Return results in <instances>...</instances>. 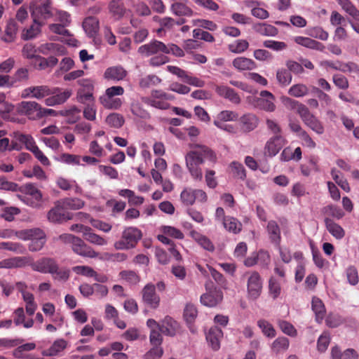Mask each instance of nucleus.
<instances>
[{
	"mask_svg": "<svg viewBox=\"0 0 359 359\" xmlns=\"http://www.w3.org/2000/svg\"><path fill=\"white\" fill-rule=\"evenodd\" d=\"M32 270L42 273H50L54 278L66 280L69 276L67 269H60L57 262L50 257H41L36 261L32 260Z\"/></svg>",
	"mask_w": 359,
	"mask_h": 359,
	"instance_id": "nucleus-3",
	"label": "nucleus"
},
{
	"mask_svg": "<svg viewBox=\"0 0 359 359\" xmlns=\"http://www.w3.org/2000/svg\"><path fill=\"white\" fill-rule=\"evenodd\" d=\"M13 266L15 268H23L27 266H31L32 269V260L33 259L29 256L25 257H13Z\"/></svg>",
	"mask_w": 359,
	"mask_h": 359,
	"instance_id": "nucleus-59",
	"label": "nucleus"
},
{
	"mask_svg": "<svg viewBox=\"0 0 359 359\" xmlns=\"http://www.w3.org/2000/svg\"><path fill=\"white\" fill-rule=\"evenodd\" d=\"M67 342L63 339L55 340L52 346L42 351V355L44 356H55L58 355L61 351L66 348Z\"/></svg>",
	"mask_w": 359,
	"mask_h": 359,
	"instance_id": "nucleus-37",
	"label": "nucleus"
},
{
	"mask_svg": "<svg viewBox=\"0 0 359 359\" xmlns=\"http://www.w3.org/2000/svg\"><path fill=\"white\" fill-rule=\"evenodd\" d=\"M128 74L127 71L121 65L113 66L107 68L104 74L105 79L114 81L123 80Z\"/></svg>",
	"mask_w": 359,
	"mask_h": 359,
	"instance_id": "nucleus-27",
	"label": "nucleus"
},
{
	"mask_svg": "<svg viewBox=\"0 0 359 359\" xmlns=\"http://www.w3.org/2000/svg\"><path fill=\"white\" fill-rule=\"evenodd\" d=\"M249 47V43L244 39H238L229 45V50L233 53H242Z\"/></svg>",
	"mask_w": 359,
	"mask_h": 359,
	"instance_id": "nucleus-51",
	"label": "nucleus"
},
{
	"mask_svg": "<svg viewBox=\"0 0 359 359\" xmlns=\"http://www.w3.org/2000/svg\"><path fill=\"white\" fill-rule=\"evenodd\" d=\"M224 228L229 232L237 234L242 230V224L236 218L227 216L226 219L222 222Z\"/></svg>",
	"mask_w": 359,
	"mask_h": 359,
	"instance_id": "nucleus-39",
	"label": "nucleus"
},
{
	"mask_svg": "<svg viewBox=\"0 0 359 359\" xmlns=\"http://www.w3.org/2000/svg\"><path fill=\"white\" fill-rule=\"evenodd\" d=\"M255 30L263 36H274L278 31L276 27L266 23H259L255 27Z\"/></svg>",
	"mask_w": 359,
	"mask_h": 359,
	"instance_id": "nucleus-47",
	"label": "nucleus"
},
{
	"mask_svg": "<svg viewBox=\"0 0 359 359\" xmlns=\"http://www.w3.org/2000/svg\"><path fill=\"white\" fill-rule=\"evenodd\" d=\"M22 297L25 303L26 313L29 316H33L37 309V304L34 301V297L33 294L27 291L22 294Z\"/></svg>",
	"mask_w": 359,
	"mask_h": 359,
	"instance_id": "nucleus-42",
	"label": "nucleus"
},
{
	"mask_svg": "<svg viewBox=\"0 0 359 359\" xmlns=\"http://www.w3.org/2000/svg\"><path fill=\"white\" fill-rule=\"evenodd\" d=\"M13 137L16 141L25 144V148L31 152L34 151L38 147L34 138L30 135L22 134L19 132L13 133Z\"/></svg>",
	"mask_w": 359,
	"mask_h": 359,
	"instance_id": "nucleus-33",
	"label": "nucleus"
},
{
	"mask_svg": "<svg viewBox=\"0 0 359 359\" xmlns=\"http://www.w3.org/2000/svg\"><path fill=\"white\" fill-rule=\"evenodd\" d=\"M39 53L43 55L57 54L63 55L65 53V47L62 45L55 43H46L41 44L39 48Z\"/></svg>",
	"mask_w": 359,
	"mask_h": 359,
	"instance_id": "nucleus-35",
	"label": "nucleus"
},
{
	"mask_svg": "<svg viewBox=\"0 0 359 359\" xmlns=\"http://www.w3.org/2000/svg\"><path fill=\"white\" fill-rule=\"evenodd\" d=\"M72 95L70 89H62L58 87L50 88L46 85L31 86L23 89L20 96L22 98L42 100L46 98L44 103L48 107H53L65 103Z\"/></svg>",
	"mask_w": 359,
	"mask_h": 359,
	"instance_id": "nucleus-1",
	"label": "nucleus"
},
{
	"mask_svg": "<svg viewBox=\"0 0 359 359\" xmlns=\"http://www.w3.org/2000/svg\"><path fill=\"white\" fill-rule=\"evenodd\" d=\"M324 222L327 231L336 239L340 240L344 237V229L330 217H325Z\"/></svg>",
	"mask_w": 359,
	"mask_h": 359,
	"instance_id": "nucleus-29",
	"label": "nucleus"
},
{
	"mask_svg": "<svg viewBox=\"0 0 359 359\" xmlns=\"http://www.w3.org/2000/svg\"><path fill=\"white\" fill-rule=\"evenodd\" d=\"M257 325L262 330V333L267 337L273 338L276 336V330L268 321L261 319L258 320Z\"/></svg>",
	"mask_w": 359,
	"mask_h": 359,
	"instance_id": "nucleus-53",
	"label": "nucleus"
},
{
	"mask_svg": "<svg viewBox=\"0 0 359 359\" xmlns=\"http://www.w3.org/2000/svg\"><path fill=\"white\" fill-rule=\"evenodd\" d=\"M19 190L22 194L18 195V197L22 202L33 208H41L43 195L34 184H25Z\"/></svg>",
	"mask_w": 359,
	"mask_h": 359,
	"instance_id": "nucleus-6",
	"label": "nucleus"
},
{
	"mask_svg": "<svg viewBox=\"0 0 359 359\" xmlns=\"http://www.w3.org/2000/svg\"><path fill=\"white\" fill-rule=\"evenodd\" d=\"M323 211L328 216V217H332L337 219H340L344 216V212L342 211V210L334 205H329L325 206Z\"/></svg>",
	"mask_w": 359,
	"mask_h": 359,
	"instance_id": "nucleus-54",
	"label": "nucleus"
},
{
	"mask_svg": "<svg viewBox=\"0 0 359 359\" xmlns=\"http://www.w3.org/2000/svg\"><path fill=\"white\" fill-rule=\"evenodd\" d=\"M142 231L136 227L126 228L121 234L120 240L114 243L116 250H128L134 248L142 238Z\"/></svg>",
	"mask_w": 359,
	"mask_h": 359,
	"instance_id": "nucleus-5",
	"label": "nucleus"
},
{
	"mask_svg": "<svg viewBox=\"0 0 359 359\" xmlns=\"http://www.w3.org/2000/svg\"><path fill=\"white\" fill-rule=\"evenodd\" d=\"M241 129L244 133H250L257 128L259 119L252 113L243 114L238 119Z\"/></svg>",
	"mask_w": 359,
	"mask_h": 359,
	"instance_id": "nucleus-20",
	"label": "nucleus"
},
{
	"mask_svg": "<svg viewBox=\"0 0 359 359\" xmlns=\"http://www.w3.org/2000/svg\"><path fill=\"white\" fill-rule=\"evenodd\" d=\"M144 304L151 309H156L159 306L160 297L156 292L154 285L147 284L142 291Z\"/></svg>",
	"mask_w": 359,
	"mask_h": 359,
	"instance_id": "nucleus-15",
	"label": "nucleus"
},
{
	"mask_svg": "<svg viewBox=\"0 0 359 359\" xmlns=\"http://www.w3.org/2000/svg\"><path fill=\"white\" fill-rule=\"evenodd\" d=\"M15 235L24 241L29 240V250L37 252L41 250L46 243V234L40 229H32L15 232Z\"/></svg>",
	"mask_w": 359,
	"mask_h": 359,
	"instance_id": "nucleus-7",
	"label": "nucleus"
},
{
	"mask_svg": "<svg viewBox=\"0 0 359 359\" xmlns=\"http://www.w3.org/2000/svg\"><path fill=\"white\" fill-rule=\"evenodd\" d=\"M198 314L196 306L191 304H187L184 311V317L187 323H192Z\"/></svg>",
	"mask_w": 359,
	"mask_h": 359,
	"instance_id": "nucleus-62",
	"label": "nucleus"
},
{
	"mask_svg": "<svg viewBox=\"0 0 359 359\" xmlns=\"http://www.w3.org/2000/svg\"><path fill=\"white\" fill-rule=\"evenodd\" d=\"M29 11L32 20L45 25L47 20L54 16L51 1L45 0L39 4L34 0L29 4Z\"/></svg>",
	"mask_w": 359,
	"mask_h": 359,
	"instance_id": "nucleus-4",
	"label": "nucleus"
},
{
	"mask_svg": "<svg viewBox=\"0 0 359 359\" xmlns=\"http://www.w3.org/2000/svg\"><path fill=\"white\" fill-rule=\"evenodd\" d=\"M205 160L215 162L216 156L210 149L205 145L196 144L193 149L185 156L187 168L194 180H202L203 175L201 165Z\"/></svg>",
	"mask_w": 359,
	"mask_h": 359,
	"instance_id": "nucleus-2",
	"label": "nucleus"
},
{
	"mask_svg": "<svg viewBox=\"0 0 359 359\" xmlns=\"http://www.w3.org/2000/svg\"><path fill=\"white\" fill-rule=\"evenodd\" d=\"M269 294L273 299H276L281 292L280 283L274 278H271L269 283Z\"/></svg>",
	"mask_w": 359,
	"mask_h": 359,
	"instance_id": "nucleus-60",
	"label": "nucleus"
},
{
	"mask_svg": "<svg viewBox=\"0 0 359 359\" xmlns=\"http://www.w3.org/2000/svg\"><path fill=\"white\" fill-rule=\"evenodd\" d=\"M161 81V79L156 75H147L142 78L139 83L142 88H149L152 86L158 85Z\"/></svg>",
	"mask_w": 359,
	"mask_h": 359,
	"instance_id": "nucleus-58",
	"label": "nucleus"
},
{
	"mask_svg": "<svg viewBox=\"0 0 359 359\" xmlns=\"http://www.w3.org/2000/svg\"><path fill=\"white\" fill-rule=\"evenodd\" d=\"M124 89L120 86H114L106 89L104 95L99 98L100 103L107 109H117L122 104V100L116 97L123 95Z\"/></svg>",
	"mask_w": 359,
	"mask_h": 359,
	"instance_id": "nucleus-8",
	"label": "nucleus"
},
{
	"mask_svg": "<svg viewBox=\"0 0 359 359\" xmlns=\"http://www.w3.org/2000/svg\"><path fill=\"white\" fill-rule=\"evenodd\" d=\"M187 3L188 0L174 2L170 6L171 12L177 16L191 17L194 15V11Z\"/></svg>",
	"mask_w": 359,
	"mask_h": 359,
	"instance_id": "nucleus-26",
	"label": "nucleus"
},
{
	"mask_svg": "<svg viewBox=\"0 0 359 359\" xmlns=\"http://www.w3.org/2000/svg\"><path fill=\"white\" fill-rule=\"evenodd\" d=\"M126 4L130 8H128V14L130 16L138 15V16H149L151 13V8L144 1H135V0H127Z\"/></svg>",
	"mask_w": 359,
	"mask_h": 359,
	"instance_id": "nucleus-16",
	"label": "nucleus"
},
{
	"mask_svg": "<svg viewBox=\"0 0 359 359\" xmlns=\"http://www.w3.org/2000/svg\"><path fill=\"white\" fill-rule=\"evenodd\" d=\"M179 325L177 321L170 317H165L161 324L160 331L161 333L172 337L175 335Z\"/></svg>",
	"mask_w": 359,
	"mask_h": 359,
	"instance_id": "nucleus-32",
	"label": "nucleus"
},
{
	"mask_svg": "<svg viewBox=\"0 0 359 359\" xmlns=\"http://www.w3.org/2000/svg\"><path fill=\"white\" fill-rule=\"evenodd\" d=\"M190 236L203 249L210 252L215 250V246L213 243L207 236L202 235L199 232L194 230L190 232Z\"/></svg>",
	"mask_w": 359,
	"mask_h": 359,
	"instance_id": "nucleus-34",
	"label": "nucleus"
},
{
	"mask_svg": "<svg viewBox=\"0 0 359 359\" xmlns=\"http://www.w3.org/2000/svg\"><path fill=\"white\" fill-rule=\"evenodd\" d=\"M287 140L283 135H273L266 142L264 147L265 156L273 157L287 144Z\"/></svg>",
	"mask_w": 359,
	"mask_h": 359,
	"instance_id": "nucleus-13",
	"label": "nucleus"
},
{
	"mask_svg": "<svg viewBox=\"0 0 359 359\" xmlns=\"http://www.w3.org/2000/svg\"><path fill=\"white\" fill-rule=\"evenodd\" d=\"M138 53L144 56H150L158 53L167 51L166 45L158 40H152L149 43L138 48Z\"/></svg>",
	"mask_w": 359,
	"mask_h": 359,
	"instance_id": "nucleus-18",
	"label": "nucleus"
},
{
	"mask_svg": "<svg viewBox=\"0 0 359 359\" xmlns=\"http://www.w3.org/2000/svg\"><path fill=\"white\" fill-rule=\"evenodd\" d=\"M174 96L171 94L166 93L163 90H153L150 97L144 100V102L153 107L159 109H167L170 107L168 101L172 100Z\"/></svg>",
	"mask_w": 359,
	"mask_h": 359,
	"instance_id": "nucleus-10",
	"label": "nucleus"
},
{
	"mask_svg": "<svg viewBox=\"0 0 359 359\" xmlns=\"http://www.w3.org/2000/svg\"><path fill=\"white\" fill-rule=\"evenodd\" d=\"M85 90H79L77 92V101L81 104L87 105V104H94V97L90 91L84 92Z\"/></svg>",
	"mask_w": 359,
	"mask_h": 359,
	"instance_id": "nucleus-61",
	"label": "nucleus"
},
{
	"mask_svg": "<svg viewBox=\"0 0 359 359\" xmlns=\"http://www.w3.org/2000/svg\"><path fill=\"white\" fill-rule=\"evenodd\" d=\"M311 307L316 314V320L318 323L321 322L325 313V308L321 299L318 297H313Z\"/></svg>",
	"mask_w": 359,
	"mask_h": 359,
	"instance_id": "nucleus-45",
	"label": "nucleus"
},
{
	"mask_svg": "<svg viewBox=\"0 0 359 359\" xmlns=\"http://www.w3.org/2000/svg\"><path fill=\"white\" fill-rule=\"evenodd\" d=\"M18 112L31 120L39 119L40 104L34 101H22L18 104Z\"/></svg>",
	"mask_w": 359,
	"mask_h": 359,
	"instance_id": "nucleus-14",
	"label": "nucleus"
},
{
	"mask_svg": "<svg viewBox=\"0 0 359 359\" xmlns=\"http://www.w3.org/2000/svg\"><path fill=\"white\" fill-rule=\"evenodd\" d=\"M330 342V334L327 332H323L318 338L317 342V348L320 352H324L327 350Z\"/></svg>",
	"mask_w": 359,
	"mask_h": 359,
	"instance_id": "nucleus-64",
	"label": "nucleus"
},
{
	"mask_svg": "<svg viewBox=\"0 0 359 359\" xmlns=\"http://www.w3.org/2000/svg\"><path fill=\"white\" fill-rule=\"evenodd\" d=\"M266 230L271 241L279 245L281 236L280 229L278 224L275 221H269L266 226Z\"/></svg>",
	"mask_w": 359,
	"mask_h": 359,
	"instance_id": "nucleus-38",
	"label": "nucleus"
},
{
	"mask_svg": "<svg viewBox=\"0 0 359 359\" xmlns=\"http://www.w3.org/2000/svg\"><path fill=\"white\" fill-rule=\"evenodd\" d=\"M341 8L353 20L359 22V10L353 5L350 0H337Z\"/></svg>",
	"mask_w": 359,
	"mask_h": 359,
	"instance_id": "nucleus-41",
	"label": "nucleus"
},
{
	"mask_svg": "<svg viewBox=\"0 0 359 359\" xmlns=\"http://www.w3.org/2000/svg\"><path fill=\"white\" fill-rule=\"evenodd\" d=\"M233 67L237 70L250 71L257 68L256 63L250 58L245 57H238L232 62Z\"/></svg>",
	"mask_w": 359,
	"mask_h": 359,
	"instance_id": "nucleus-30",
	"label": "nucleus"
},
{
	"mask_svg": "<svg viewBox=\"0 0 359 359\" xmlns=\"http://www.w3.org/2000/svg\"><path fill=\"white\" fill-rule=\"evenodd\" d=\"M215 91L219 96L228 100L233 104H238L241 103L240 96L233 88L226 86H217Z\"/></svg>",
	"mask_w": 359,
	"mask_h": 359,
	"instance_id": "nucleus-24",
	"label": "nucleus"
},
{
	"mask_svg": "<svg viewBox=\"0 0 359 359\" xmlns=\"http://www.w3.org/2000/svg\"><path fill=\"white\" fill-rule=\"evenodd\" d=\"M238 119V114L236 111L231 110H224L217 115V120L222 122L236 121Z\"/></svg>",
	"mask_w": 359,
	"mask_h": 359,
	"instance_id": "nucleus-56",
	"label": "nucleus"
},
{
	"mask_svg": "<svg viewBox=\"0 0 359 359\" xmlns=\"http://www.w3.org/2000/svg\"><path fill=\"white\" fill-rule=\"evenodd\" d=\"M289 346V340L286 337L277 338L271 345V349L276 353L287 349Z\"/></svg>",
	"mask_w": 359,
	"mask_h": 359,
	"instance_id": "nucleus-57",
	"label": "nucleus"
},
{
	"mask_svg": "<svg viewBox=\"0 0 359 359\" xmlns=\"http://www.w3.org/2000/svg\"><path fill=\"white\" fill-rule=\"evenodd\" d=\"M346 275L349 284L351 285H355L358 284L359 277L358 270L355 266H351L348 267L346 271Z\"/></svg>",
	"mask_w": 359,
	"mask_h": 359,
	"instance_id": "nucleus-63",
	"label": "nucleus"
},
{
	"mask_svg": "<svg viewBox=\"0 0 359 359\" xmlns=\"http://www.w3.org/2000/svg\"><path fill=\"white\" fill-rule=\"evenodd\" d=\"M276 80L281 86H287L292 81V74L289 70L281 68L276 71Z\"/></svg>",
	"mask_w": 359,
	"mask_h": 359,
	"instance_id": "nucleus-48",
	"label": "nucleus"
},
{
	"mask_svg": "<svg viewBox=\"0 0 359 359\" xmlns=\"http://www.w3.org/2000/svg\"><path fill=\"white\" fill-rule=\"evenodd\" d=\"M208 200L206 193L199 189L185 187L180 194V201L184 206L193 205L196 201L200 203H205Z\"/></svg>",
	"mask_w": 359,
	"mask_h": 359,
	"instance_id": "nucleus-9",
	"label": "nucleus"
},
{
	"mask_svg": "<svg viewBox=\"0 0 359 359\" xmlns=\"http://www.w3.org/2000/svg\"><path fill=\"white\" fill-rule=\"evenodd\" d=\"M32 24L22 31L21 38L23 40L27 41L36 38L41 32V27L43 25L39 22L32 20Z\"/></svg>",
	"mask_w": 359,
	"mask_h": 359,
	"instance_id": "nucleus-31",
	"label": "nucleus"
},
{
	"mask_svg": "<svg viewBox=\"0 0 359 359\" xmlns=\"http://www.w3.org/2000/svg\"><path fill=\"white\" fill-rule=\"evenodd\" d=\"M248 277L247 290L248 297L251 299H257L262 290V280L259 273L257 271H250L245 274Z\"/></svg>",
	"mask_w": 359,
	"mask_h": 359,
	"instance_id": "nucleus-11",
	"label": "nucleus"
},
{
	"mask_svg": "<svg viewBox=\"0 0 359 359\" xmlns=\"http://www.w3.org/2000/svg\"><path fill=\"white\" fill-rule=\"evenodd\" d=\"M18 25L17 22L14 19H10L7 22V25L5 29L6 36L4 38V41L6 42H12L18 33Z\"/></svg>",
	"mask_w": 359,
	"mask_h": 359,
	"instance_id": "nucleus-43",
	"label": "nucleus"
},
{
	"mask_svg": "<svg viewBox=\"0 0 359 359\" xmlns=\"http://www.w3.org/2000/svg\"><path fill=\"white\" fill-rule=\"evenodd\" d=\"M261 97L258 100V104L261 109L269 112H273L276 109L274 104L275 97L267 90L260 92Z\"/></svg>",
	"mask_w": 359,
	"mask_h": 359,
	"instance_id": "nucleus-23",
	"label": "nucleus"
},
{
	"mask_svg": "<svg viewBox=\"0 0 359 359\" xmlns=\"http://www.w3.org/2000/svg\"><path fill=\"white\" fill-rule=\"evenodd\" d=\"M0 250H5L13 252L15 254H24L26 248L20 243L16 242H0Z\"/></svg>",
	"mask_w": 359,
	"mask_h": 359,
	"instance_id": "nucleus-46",
	"label": "nucleus"
},
{
	"mask_svg": "<svg viewBox=\"0 0 359 359\" xmlns=\"http://www.w3.org/2000/svg\"><path fill=\"white\" fill-rule=\"evenodd\" d=\"M205 337L212 350L217 351L219 349L220 341L223 337V332L220 328L217 326L212 327L206 333Z\"/></svg>",
	"mask_w": 359,
	"mask_h": 359,
	"instance_id": "nucleus-21",
	"label": "nucleus"
},
{
	"mask_svg": "<svg viewBox=\"0 0 359 359\" xmlns=\"http://www.w3.org/2000/svg\"><path fill=\"white\" fill-rule=\"evenodd\" d=\"M306 34L311 37L318 39L322 41L327 40L329 34L320 27H310L307 29Z\"/></svg>",
	"mask_w": 359,
	"mask_h": 359,
	"instance_id": "nucleus-50",
	"label": "nucleus"
},
{
	"mask_svg": "<svg viewBox=\"0 0 359 359\" xmlns=\"http://www.w3.org/2000/svg\"><path fill=\"white\" fill-rule=\"evenodd\" d=\"M72 249L76 254L82 257L95 258L99 255L98 252L86 245L85 242L79 237L74 240L72 245Z\"/></svg>",
	"mask_w": 359,
	"mask_h": 359,
	"instance_id": "nucleus-19",
	"label": "nucleus"
},
{
	"mask_svg": "<svg viewBox=\"0 0 359 359\" xmlns=\"http://www.w3.org/2000/svg\"><path fill=\"white\" fill-rule=\"evenodd\" d=\"M299 116L303 122L309 127L313 131L318 135L324 133V127L322 123L306 107H301Z\"/></svg>",
	"mask_w": 359,
	"mask_h": 359,
	"instance_id": "nucleus-12",
	"label": "nucleus"
},
{
	"mask_svg": "<svg viewBox=\"0 0 359 359\" xmlns=\"http://www.w3.org/2000/svg\"><path fill=\"white\" fill-rule=\"evenodd\" d=\"M84 239L90 243L98 246H104L108 244V241L104 237L93 232L91 228H88L83 236Z\"/></svg>",
	"mask_w": 359,
	"mask_h": 359,
	"instance_id": "nucleus-40",
	"label": "nucleus"
},
{
	"mask_svg": "<svg viewBox=\"0 0 359 359\" xmlns=\"http://www.w3.org/2000/svg\"><path fill=\"white\" fill-rule=\"evenodd\" d=\"M293 41L297 44L307 48L316 50L321 52L324 51L325 50V46L322 43L309 37L296 36L293 37Z\"/></svg>",
	"mask_w": 359,
	"mask_h": 359,
	"instance_id": "nucleus-25",
	"label": "nucleus"
},
{
	"mask_svg": "<svg viewBox=\"0 0 359 359\" xmlns=\"http://www.w3.org/2000/svg\"><path fill=\"white\" fill-rule=\"evenodd\" d=\"M83 28L89 37H93L99 30V20L95 17H88L83 22Z\"/></svg>",
	"mask_w": 359,
	"mask_h": 359,
	"instance_id": "nucleus-36",
	"label": "nucleus"
},
{
	"mask_svg": "<svg viewBox=\"0 0 359 359\" xmlns=\"http://www.w3.org/2000/svg\"><path fill=\"white\" fill-rule=\"evenodd\" d=\"M223 298L222 292L218 290H213L201 297V302L202 304L209 307H213L217 305Z\"/></svg>",
	"mask_w": 359,
	"mask_h": 359,
	"instance_id": "nucleus-28",
	"label": "nucleus"
},
{
	"mask_svg": "<svg viewBox=\"0 0 359 359\" xmlns=\"http://www.w3.org/2000/svg\"><path fill=\"white\" fill-rule=\"evenodd\" d=\"M109 13L115 20H121L126 14H128V8L121 0H111L107 6Z\"/></svg>",
	"mask_w": 359,
	"mask_h": 359,
	"instance_id": "nucleus-22",
	"label": "nucleus"
},
{
	"mask_svg": "<svg viewBox=\"0 0 359 359\" xmlns=\"http://www.w3.org/2000/svg\"><path fill=\"white\" fill-rule=\"evenodd\" d=\"M81 157L80 156L67 153L61 154L58 158L60 162L72 165H81Z\"/></svg>",
	"mask_w": 359,
	"mask_h": 359,
	"instance_id": "nucleus-52",
	"label": "nucleus"
},
{
	"mask_svg": "<svg viewBox=\"0 0 359 359\" xmlns=\"http://www.w3.org/2000/svg\"><path fill=\"white\" fill-rule=\"evenodd\" d=\"M106 123L111 127L118 128L124 123V118L121 114L112 113L107 116Z\"/></svg>",
	"mask_w": 359,
	"mask_h": 359,
	"instance_id": "nucleus-55",
	"label": "nucleus"
},
{
	"mask_svg": "<svg viewBox=\"0 0 359 359\" xmlns=\"http://www.w3.org/2000/svg\"><path fill=\"white\" fill-rule=\"evenodd\" d=\"M309 88L303 83H297L292 86L289 90L288 93L293 97H301L306 96L309 94Z\"/></svg>",
	"mask_w": 359,
	"mask_h": 359,
	"instance_id": "nucleus-49",
	"label": "nucleus"
},
{
	"mask_svg": "<svg viewBox=\"0 0 359 359\" xmlns=\"http://www.w3.org/2000/svg\"><path fill=\"white\" fill-rule=\"evenodd\" d=\"M65 210H79L84 206V201L79 198H66L59 201Z\"/></svg>",
	"mask_w": 359,
	"mask_h": 359,
	"instance_id": "nucleus-44",
	"label": "nucleus"
},
{
	"mask_svg": "<svg viewBox=\"0 0 359 359\" xmlns=\"http://www.w3.org/2000/svg\"><path fill=\"white\" fill-rule=\"evenodd\" d=\"M47 218L49 222L53 223H62V222L71 219L69 213L67 212L59 201H57L55 203V206L48 212Z\"/></svg>",
	"mask_w": 359,
	"mask_h": 359,
	"instance_id": "nucleus-17",
	"label": "nucleus"
}]
</instances>
